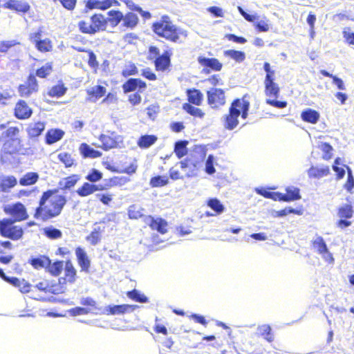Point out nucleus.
<instances>
[{
	"label": "nucleus",
	"instance_id": "nucleus-50",
	"mask_svg": "<svg viewBox=\"0 0 354 354\" xmlns=\"http://www.w3.org/2000/svg\"><path fill=\"white\" fill-rule=\"evenodd\" d=\"M58 159L65 165L66 167H71L74 163V159L71 154L66 152L59 153Z\"/></svg>",
	"mask_w": 354,
	"mask_h": 354
},
{
	"label": "nucleus",
	"instance_id": "nucleus-61",
	"mask_svg": "<svg viewBox=\"0 0 354 354\" xmlns=\"http://www.w3.org/2000/svg\"><path fill=\"white\" fill-rule=\"evenodd\" d=\"M90 310L83 307H75L68 310V313L71 316H77L88 314Z\"/></svg>",
	"mask_w": 354,
	"mask_h": 354
},
{
	"label": "nucleus",
	"instance_id": "nucleus-40",
	"mask_svg": "<svg viewBox=\"0 0 354 354\" xmlns=\"http://www.w3.org/2000/svg\"><path fill=\"white\" fill-rule=\"evenodd\" d=\"M78 180L79 178L77 177V176L73 175L64 178L62 180L59 182V184L62 189H69L75 185Z\"/></svg>",
	"mask_w": 354,
	"mask_h": 354
},
{
	"label": "nucleus",
	"instance_id": "nucleus-3",
	"mask_svg": "<svg viewBox=\"0 0 354 354\" xmlns=\"http://www.w3.org/2000/svg\"><path fill=\"white\" fill-rule=\"evenodd\" d=\"M15 223L12 218L0 221V234L13 241L21 239L24 235V230L21 227L15 225Z\"/></svg>",
	"mask_w": 354,
	"mask_h": 354
},
{
	"label": "nucleus",
	"instance_id": "nucleus-36",
	"mask_svg": "<svg viewBox=\"0 0 354 354\" xmlns=\"http://www.w3.org/2000/svg\"><path fill=\"white\" fill-rule=\"evenodd\" d=\"M39 33H37L35 36V41L36 48L41 52L49 51L51 46L50 41L47 39H39Z\"/></svg>",
	"mask_w": 354,
	"mask_h": 354
},
{
	"label": "nucleus",
	"instance_id": "nucleus-55",
	"mask_svg": "<svg viewBox=\"0 0 354 354\" xmlns=\"http://www.w3.org/2000/svg\"><path fill=\"white\" fill-rule=\"evenodd\" d=\"M64 262L63 261H55L53 264H50L48 267H49V271L55 276L59 275L63 268Z\"/></svg>",
	"mask_w": 354,
	"mask_h": 354
},
{
	"label": "nucleus",
	"instance_id": "nucleus-53",
	"mask_svg": "<svg viewBox=\"0 0 354 354\" xmlns=\"http://www.w3.org/2000/svg\"><path fill=\"white\" fill-rule=\"evenodd\" d=\"M255 192L259 194V195H261L263 196H264L265 198H271V199H273L274 201H277L278 200V192H268L267 190H266L264 188H262V187H257L255 188Z\"/></svg>",
	"mask_w": 354,
	"mask_h": 354
},
{
	"label": "nucleus",
	"instance_id": "nucleus-9",
	"mask_svg": "<svg viewBox=\"0 0 354 354\" xmlns=\"http://www.w3.org/2000/svg\"><path fill=\"white\" fill-rule=\"evenodd\" d=\"M199 163V162L194 161L191 158H187L185 160L180 161L178 164L184 172L185 176L189 178L197 175Z\"/></svg>",
	"mask_w": 354,
	"mask_h": 354
},
{
	"label": "nucleus",
	"instance_id": "nucleus-35",
	"mask_svg": "<svg viewBox=\"0 0 354 354\" xmlns=\"http://www.w3.org/2000/svg\"><path fill=\"white\" fill-rule=\"evenodd\" d=\"M39 178V175L36 172H28L20 180L21 185L26 186L35 184Z\"/></svg>",
	"mask_w": 354,
	"mask_h": 354
},
{
	"label": "nucleus",
	"instance_id": "nucleus-26",
	"mask_svg": "<svg viewBox=\"0 0 354 354\" xmlns=\"http://www.w3.org/2000/svg\"><path fill=\"white\" fill-rule=\"evenodd\" d=\"M106 91V88L102 86L97 85L93 86L87 89L86 91L88 95H89V98L88 100L93 102H95L96 100L104 95Z\"/></svg>",
	"mask_w": 354,
	"mask_h": 354
},
{
	"label": "nucleus",
	"instance_id": "nucleus-58",
	"mask_svg": "<svg viewBox=\"0 0 354 354\" xmlns=\"http://www.w3.org/2000/svg\"><path fill=\"white\" fill-rule=\"evenodd\" d=\"M45 234L50 239H58L62 236V232L55 227H47L45 229Z\"/></svg>",
	"mask_w": 354,
	"mask_h": 354
},
{
	"label": "nucleus",
	"instance_id": "nucleus-49",
	"mask_svg": "<svg viewBox=\"0 0 354 354\" xmlns=\"http://www.w3.org/2000/svg\"><path fill=\"white\" fill-rule=\"evenodd\" d=\"M208 206L216 214H221L224 211V206L217 198H212L208 201Z\"/></svg>",
	"mask_w": 354,
	"mask_h": 354
},
{
	"label": "nucleus",
	"instance_id": "nucleus-46",
	"mask_svg": "<svg viewBox=\"0 0 354 354\" xmlns=\"http://www.w3.org/2000/svg\"><path fill=\"white\" fill-rule=\"evenodd\" d=\"M321 74L323 75L325 77H329L333 79V82L334 84L337 86L338 89L339 90H345V86L344 84V82L342 79L339 78L338 77L333 75V74L330 73L326 70H322L320 71Z\"/></svg>",
	"mask_w": 354,
	"mask_h": 354
},
{
	"label": "nucleus",
	"instance_id": "nucleus-19",
	"mask_svg": "<svg viewBox=\"0 0 354 354\" xmlns=\"http://www.w3.org/2000/svg\"><path fill=\"white\" fill-rule=\"evenodd\" d=\"M198 62L203 66L209 68L214 71H220L223 64L216 58H207L200 56L198 57Z\"/></svg>",
	"mask_w": 354,
	"mask_h": 354
},
{
	"label": "nucleus",
	"instance_id": "nucleus-11",
	"mask_svg": "<svg viewBox=\"0 0 354 354\" xmlns=\"http://www.w3.org/2000/svg\"><path fill=\"white\" fill-rule=\"evenodd\" d=\"M147 87L146 83L140 79L130 78L122 86L124 93H129L138 88L142 92Z\"/></svg>",
	"mask_w": 354,
	"mask_h": 354
},
{
	"label": "nucleus",
	"instance_id": "nucleus-22",
	"mask_svg": "<svg viewBox=\"0 0 354 354\" xmlns=\"http://www.w3.org/2000/svg\"><path fill=\"white\" fill-rule=\"evenodd\" d=\"M75 254L77 258L78 263L84 271H88L90 267V260L86 252L80 247H78L75 250Z\"/></svg>",
	"mask_w": 354,
	"mask_h": 354
},
{
	"label": "nucleus",
	"instance_id": "nucleus-47",
	"mask_svg": "<svg viewBox=\"0 0 354 354\" xmlns=\"http://www.w3.org/2000/svg\"><path fill=\"white\" fill-rule=\"evenodd\" d=\"M169 182L168 178L165 176H157L150 180V185L152 187H159L166 185Z\"/></svg>",
	"mask_w": 354,
	"mask_h": 354
},
{
	"label": "nucleus",
	"instance_id": "nucleus-52",
	"mask_svg": "<svg viewBox=\"0 0 354 354\" xmlns=\"http://www.w3.org/2000/svg\"><path fill=\"white\" fill-rule=\"evenodd\" d=\"M85 178L91 183H96L102 178V173L97 169H93Z\"/></svg>",
	"mask_w": 354,
	"mask_h": 354
},
{
	"label": "nucleus",
	"instance_id": "nucleus-63",
	"mask_svg": "<svg viewBox=\"0 0 354 354\" xmlns=\"http://www.w3.org/2000/svg\"><path fill=\"white\" fill-rule=\"evenodd\" d=\"M348 169V178L347 181L344 185L345 189L351 192V189L354 187V178L352 175V171L349 167H347Z\"/></svg>",
	"mask_w": 354,
	"mask_h": 354
},
{
	"label": "nucleus",
	"instance_id": "nucleus-16",
	"mask_svg": "<svg viewBox=\"0 0 354 354\" xmlns=\"http://www.w3.org/2000/svg\"><path fill=\"white\" fill-rule=\"evenodd\" d=\"M3 8L10 10H14L19 12L26 13L30 8V5L25 1L19 0H8L4 5Z\"/></svg>",
	"mask_w": 354,
	"mask_h": 354
},
{
	"label": "nucleus",
	"instance_id": "nucleus-29",
	"mask_svg": "<svg viewBox=\"0 0 354 354\" xmlns=\"http://www.w3.org/2000/svg\"><path fill=\"white\" fill-rule=\"evenodd\" d=\"M330 169L328 166L316 167L312 166L308 170V175L310 178H320L326 176L329 174Z\"/></svg>",
	"mask_w": 354,
	"mask_h": 354
},
{
	"label": "nucleus",
	"instance_id": "nucleus-21",
	"mask_svg": "<svg viewBox=\"0 0 354 354\" xmlns=\"http://www.w3.org/2000/svg\"><path fill=\"white\" fill-rule=\"evenodd\" d=\"M278 200L283 201H296L301 198L299 195V189L296 187H288L286 194L278 193Z\"/></svg>",
	"mask_w": 354,
	"mask_h": 354
},
{
	"label": "nucleus",
	"instance_id": "nucleus-1",
	"mask_svg": "<svg viewBox=\"0 0 354 354\" xmlns=\"http://www.w3.org/2000/svg\"><path fill=\"white\" fill-rule=\"evenodd\" d=\"M58 189H48L43 192L39 206L36 208L34 217L46 221L58 216L67 200L65 196L57 194Z\"/></svg>",
	"mask_w": 354,
	"mask_h": 354
},
{
	"label": "nucleus",
	"instance_id": "nucleus-39",
	"mask_svg": "<svg viewBox=\"0 0 354 354\" xmlns=\"http://www.w3.org/2000/svg\"><path fill=\"white\" fill-rule=\"evenodd\" d=\"M17 179L14 176L4 177L0 183V189L2 192H7L10 188L15 186Z\"/></svg>",
	"mask_w": 354,
	"mask_h": 354
},
{
	"label": "nucleus",
	"instance_id": "nucleus-56",
	"mask_svg": "<svg viewBox=\"0 0 354 354\" xmlns=\"http://www.w3.org/2000/svg\"><path fill=\"white\" fill-rule=\"evenodd\" d=\"M353 214V210L350 205H346L339 209L338 215L340 218H350Z\"/></svg>",
	"mask_w": 354,
	"mask_h": 354
},
{
	"label": "nucleus",
	"instance_id": "nucleus-41",
	"mask_svg": "<svg viewBox=\"0 0 354 354\" xmlns=\"http://www.w3.org/2000/svg\"><path fill=\"white\" fill-rule=\"evenodd\" d=\"M64 270L67 281L71 283H74L75 281L76 270L70 261L66 262Z\"/></svg>",
	"mask_w": 354,
	"mask_h": 354
},
{
	"label": "nucleus",
	"instance_id": "nucleus-10",
	"mask_svg": "<svg viewBox=\"0 0 354 354\" xmlns=\"http://www.w3.org/2000/svg\"><path fill=\"white\" fill-rule=\"evenodd\" d=\"M313 246L315 250L322 255L323 258L328 262H333L332 254L328 252L327 245L322 236H317L313 241Z\"/></svg>",
	"mask_w": 354,
	"mask_h": 354
},
{
	"label": "nucleus",
	"instance_id": "nucleus-25",
	"mask_svg": "<svg viewBox=\"0 0 354 354\" xmlns=\"http://www.w3.org/2000/svg\"><path fill=\"white\" fill-rule=\"evenodd\" d=\"M46 124L44 122H38L30 123L27 128V133L30 138H36L44 131Z\"/></svg>",
	"mask_w": 354,
	"mask_h": 354
},
{
	"label": "nucleus",
	"instance_id": "nucleus-43",
	"mask_svg": "<svg viewBox=\"0 0 354 354\" xmlns=\"http://www.w3.org/2000/svg\"><path fill=\"white\" fill-rule=\"evenodd\" d=\"M67 91V88L63 84L53 86L48 92V95L51 97H60L63 96Z\"/></svg>",
	"mask_w": 354,
	"mask_h": 354
},
{
	"label": "nucleus",
	"instance_id": "nucleus-20",
	"mask_svg": "<svg viewBox=\"0 0 354 354\" xmlns=\"http://www.w3.org/2000/svg\"><path fill=\"white\" fill-rule=\"evenodd\" d=\"M102 189V187L100 185H97L86 182L82 185V187H79L76 190V193L81 197H86L93 194L96 191Z\"/></svg>",
	"mask_w": 354,
	"mask_h": 354
},
{
	"label": "nucleus",
	"instance_id": "nucleus-12",
	"mask_svg": "<svg viewBox=\"0 0 354 354\" xmlns=\"http://www.w3.org/2000/svg\"><path fill=\"white\" fill-rule=\"evenodd\" d=\"M136 308L137 306L129 304L110 305L106 307L105 312L106 314L110 315H122L126 313L133 312Z\"/></svg>",
	"mask_w": 354,
	"mask_h": 354
},
{
	"label": "nucleus",
	"instance_id": "nucleus-23",
	"mask_svg": "<svg viewBox=\"0 0 354 354\" xmlns=\"http://www.w3.org/2000/svg\"><path fill=\"white\" fill-rule=\"evenodd\" d=\"M7 282L13 286L18 288L22 293H28L30 291V284L24 279H19L17 277H9Z\"/></svg>",
	"mask_w": 354,
	"mask_h": 354
},
{
	"label": "nucleus",
	"instance_id": "nucleus-15",
	"mask_svg": "<svg viewBox=\"0 0 354 354\" xmlns=\"http://www.w3.org/2000/svg\"><path fill=\"white\" fill-rule=\"evenodd\" d=\"M207 98L209 104H224L225 93L222 89L212 88L207 92Z\"/></svg>",
	"mask_w": 354,
	"mask_h": 354
},
{
	"label": "nucleus",
	"instance_id": "nucleus-38",
	"mask_svg": "<svg viewBox=\"0 0 354 354\" xmlns=\"http://www.w3.org/2000/svg\"><path fill=\"white\" fill-rule=\"evenodd\" d=\"M188 142L185 140H179L175 143L174 152L178 158H181L187 153V145Z\"/></svg>",
	"mask_w": 354,
	"mask_h": 354
},
{
	"label": "nucleus",
	"instance_id": "nucleus-57",
	"mask_svg": "<svg viewBox=\"0 0 354 354\" xmlns=\"http://www.w3.org/2000/svg\"><path fill=\"white\" fill-rule=\"evenodd\" d=\"M78 27L83 33L93 34L89 19L88 21H80L78 23Z\"/></svg>",
	"mask_w": 354,
	"mask_h": 354
},
{
	"label": "nucleus",
	"instance_id": "nucleus-14",
	"mask_svg": "<svg viewBox=\"0 0 354 354\" xmlns=\"http://www.w3.org/2000/svg\"><path fill=\"white\" fill-rule=\"evenodd\" d=\"M145 222L148 223L152 230H156L160 234H165L167 232V223L161 218H153L152 216H148Z\"/></svg>",
	"mask_w": 354,
	"mask_h": 354
},
{
	"label": "nucleus",
	"instance_id": "nucleus-34",
	"mask_svg": "<svg viewBox=\"0 0 354 354\" xmlns=\"http://www.w3.org/2000/svg\"><path fill=\"white\" fill-rule=\"evenodd\" d=\"M156 140L157 137L153 135L142 136L138 141V145L140 148H149L153 145Z\"/></svg>",
	"mask_w": 354,
	"mask_h": 354
},
{
	"label": "nucleus",
	"instance_id": "nucleus-13",
	"mask_svg": "<svg viewBox=\"0 0 354 354\" xmlns=\"http://www.w3.org/2000/svg\"><path fill=\"white\" fill-rule=\"evenodd\" d=\"M15 113L19 119H26L31 116L32 111L25 101L19 100L16 104Z\"/></svg>",
	"mask_w": 354,
	"mask_h": 354
},
{
	"label": "nucleus",
	"instance_id": "nucleus-33",
	"mask_svg": "<svg viewBox=\"0 0 354 354\" xmlns=\"http://www.w3.org/2000/svg\"><path fill=\"white\" fill-rule=\"evenodd\" d=\"M122 21V26L127 28H133L138 23V17L136 14L129 12L125 16L123 15Z\"/></svg>",
	"mask_w": 354,
	"mask_h": 354
},
{
	"label": "nucleus",
	"instance_id": "nucleus-48",
	"mask_svg": "<svg viewBox=\"0 0 354 354\" xmlns=\"http://www.w3.org/2000/svg\"><path fill=\"white\" fill-rule=\"evenodd\" d=\"M183 108L186 112L195 117L203 118L204 115V113L202 112L201 109L194 106L190 104H184Z\"/></svg>",
	"mask_w": 354,
	"mask_h": 354
},
{
	"label": "nucleus",
	"instance_id": "nucleus-24",
	"mask_svg": "<svg viewBox=\"0 0 354 354\" xmlns=\"http://www.w3.org/2000/svg\"><path fill=\"white\" fill-rule=\"evenodd\" d=\"M301 118L304 122L316 124L320 118V115L318 111L314 109H306L301 112Z\"/></svg>",
	"mask_w": 354,
	"mask_h": 354
},
{
	"label": "nucleus",
	"instance_id": "nucleus-32",
	"mask_svg": "<svg viewBox=\"0 0 354 354\" xmlns=\"http://www.w3.org/2000/svg\"><path fill=\"white\" fill-rule=\"evenodd\" d=\"M265 93L268 97L277 98L279 95V87L274 81L264 82Z\"/></svg>",
	"mask_w": 354,
	"mask_h": 354
},
{
	"label": "nucleus",
	"instance_id": "nucleus-64",
	"mask_svg": "<svg viewBox=\"0 0 354 354\" xmlns=\"http://www.w3.org/2000/svg\"><path fill=\"white\" fill-rule=\"evenodd\" d=\"M266 102L268 104L278 109H283L287 106V102L286 101L267 99Z\"/></svg>",
	"mask_w": 354,
	"mask_h": 354
},
{
	"label": "nucleus",
	"instance_id": "nucleus-17",
	"mask_svg": "<svg viewBox=\"0 0 354 354\" xmlns=\"http://www.w3.org/2000/svg\"><path fill=\"white\" fill-rule=\"evenodd\" d=\"M233 102L234 106L239 112V115H241L243 119H246L250 109V102L248 100L247 95H244L241 99H236Z\"/></svg>",
	"mask_w": 354,
	"mask_h": 354
},
{
	"label": "nucleus",
	"instance_id": "nucleus-2",
	"mask_svg": "<svg viewBox=\"0 0 354 354\" xmlns=\"http://www.w3.org/2000/svg\"><path fill=\"white\" fill-rule=\"evenodd\" d=\"M153 32L159 37H164L174 43H180V35L183 32L173 24L169 17L164 15L152 26Z\"/></svg>",
	"mask_w": 354,
	"mask_h": 354
},
{
	"label": "nucleus",
	"instance_id": "nucleus-7",
	"mask_svg": "<svg viewBox=\"0 0 354 354\" xmlns=\"http://www.w3.org/2000/svg\"><path fill=\"white\" fill-rule=\"evenodd\" d=\"M6 214H10L15 222L21 221L28 218L26 209L24 205L20 203H15L12 205H7L4 207Z\"/></svg>",
	"mask_w": 354,
	"mask_h": 354
},
{
	"label": "nucleus",
	"instance_id": "nucleus-62",
	"mask_svg": "<svg viewBox=\"0 0 354 354\" xmlns=\"http://www.w3.org/2000/svg\"><path fill=\"white\" fill-rule=\"evenodd\" d=\"M214 158L212 155H209L205 162V171L208 174H212L215 172L214 167Z\"/></svg>",
	"mask_w": 354,
	"mask_h": 354
},
{
	"label": "nucleus",
	"instance_id": "nucleus-51",
	"mask_svg": "<svg viewBox=\"0 0 354 354\" xmlns=\"http://www.w3.org/2000/svg\"><path fill=\"white\" fill-rule=\"evenodd\" d=\"M143 209L140 207L133 205L129 207L128 214L130 218L137 219L142 216Z\"/></svg>",
	"mask_w": 354,
	"mask_h": 354
},
{
	"label": "nucleus",
	"instance_id": "nucleus-6",
	"mask_svg": "<svg viewBox=\"0 0 354 354\" xmlns=\"http://www.w3.org/2000/svg\"><path fill=\"white\" fill-rule=\"evenodd\" d=\"M101 145H95L97 147H101L105 151L111 149L116 148L119 142L122 139L120 136L117 135L115 132H111L110 134H101L99 138Z\"/></svg>",
	"mask_w": 354,
	"mask_h": 354
},
{
	"label": "nucleus",
	"instance_id": "nucleus-30",
	"mask_svg": "<svg viewBox=\"0 0 354 354\" xmlns=\"http://www.w3.org/2000/svg\"><path fill=\"white\" fill-rule=\"evenodd\" d=\"M105 19L106 24L110 23L113 27H115L122 21L123 14L118 10H110L108 12V17Z\"/></svg>",
	"mask_w": 354,
	"mask_h": 354
},
{
	"label": "nucleus",
	"instance_id": "nucleus-28",
	"mask_svg": "<svg viewBox=\"0 0 354 354\" xmlns=\"http://www.w3.org/2000/svg\"><path fill=\"white\" fill-rule=\"evenodd\" d=\"M80 151L84 158H98L102 156V153L94 149L86 143H82L80 147Z\"/></svg>",
	"mask_w": 354,
	"mask_h": 354
},
{
	"label": "nucleus",
	"instance_id": "nucleus-18",
	"mask_svg": "<svg viewBox=\"0 0 354 354\" xmlns=\"http://www.w3.org/2000/svg\"><path fill=\"white\" fill-rule=\"evenodd\" d=\"M89 21L91 23V26H92L93 34L106 28V19L101 14L93 15L89 19Z\"/></svg>",
	"mask_w": 354,
	"mask_h": 354
},
{
	"label": "nucleus",
	"instance_id": "nucleus-54",
	"mask_svg": "<svg viewBox=\"0 0 354 354\" xmlns=\"http://www.w3.org/2000/svg\"><path fill=\"white\" fill-rule=\"evenodd\" d=\"M52 71V65L50 63H46L36 71V75L41 78L46 77Z\"/></svg>",
	"mask_w": 354,
	"mask_h": 354
},
{
	"label": "nucleus",
	"instance_id": "nucleus-45",
	"mask_svg": "<svg viewBox=\"0 0 354 354\" xmlns=\"http://www.w3.org/2000/svg\"><path fill=\"white\" fill-rule=\"evenodd\" d=\"M127 296L129 298L137 302L147 303L148 301V298L144 294H142L136 289H134L131 291H129L127 292Z\"/></svg>",
	"mask_w": 354,
	"mask_h": 354
},
{
	"label": "nucleus",
	"instance_id": "nucleus-59",
	"mask_svg": "<svg viewBox=\"0 0 354 354\" xmlns=\"http://www.w3.org/2000/svg\"><path fill=\"white\" fill-rule=\"evenodd\" d=\"M16 40L1 41L0 52L6 53L11 47L18 44Z\"/></svg>",
	"mask_w": 354,
	"mask_h": 354
},
{
	"label": "nucleus",
	"instance_id": "nucleus-37",
	"mask_svg": "<svg viewBox=\"0 0 354 354\" xmlns=\"http://www.w3.org/2000/svg\"><path fill=\"white\" fill-rule=\"evenodd\" d=\"M30 263L35 268L39 269L46 268L50 266V260L45 256H40L39 257L32 259Z\"/></svg>",
	"mask_w": 354,
	"mask_h": 354
},
{
	"label": "nucleus",
	"instance_id": "nucleus-42",
	"mask_svg": "<svg viewBox=\"0 0 354 354\" xmlns=\"http://www.w3.org/2000/svg\"><path fill=\"white\" fill-rule=\"evenodd\" d=\"M188 100L190 103L199 105L202 101L203 95L196 89L187 91Z\"/></svg>",
	"mask_w": 354,
	"mask_h": 354
},
{
	"label": "nucleus",
	"instance_id": "nucleus-27",
	"mask_svg": "<svg viewBox=\"0 0 354 354\" xmlns=\"http://www.w3.org/2000/svg\"><path fill=\"white\" fill-rule=\"evenodd\" d=\"M64 135V132L59 129H52L47 131L46 134V142L48 145H52L60 140Z\"/></svg>",
	"mask_w": 354,
	"mask_h": 354
},
{
	"label": "nucleus",
	"instance_id": "nucleus-60",
	"mask_svg": "<svg viewBox=\"0 0 354 354\" xmlns=\"http://www.w3.org/2000/svg\"><path fill=\"white\" fill-rule=\"evenodd\" d=\"M258 330L259 333L261 335L264 336L268 341L271 342L272 340V337L270 334L271 328L270 327V326L263 325L261 326H259Z\"/></svg>",
	"mask_w": 354,
	"mask_h": 354
},
{
	"label": "nucleus",
	"instance_id": "nucleus-31",
	"mask_svg": "<svg viewBox=\"0 0 354 354\" xmlns=\"http://www.w3.org/2000/svg\"><path fill=\"white\" fill-rule=\"evenodd\" d=\"M170 59L167 52L158 56L155 60L156 68L158 71H165L169 65Z\"/></svg>",
	"mask_w": 354,
	"mask_h": 354
},
{
	"label": "nucleus",
	"instance_id": "nucleus-44",
	"mask_svg": "<svg viewBox=\"0 0 354 354\" xmlns=\"http://www.w3.org/2000/svg\"><path fill=\"white\" fill-rule=\"evenodd\" d=\"M224 55L234 59L237 62H241L245 59V53L235 50H227L224 51Z\"/></svg>",
	"mask_w": 354,
	"mask_h": 354
},
{
	"label": "nucleus",
	"instance_id": "nucleus-5",
	"mask_svg": "<svg viewBox=\"0 0 354 354\" xmlns=\"http://www.w3.org/2000/svg\"><path fill=\"white\" fill-rule=\"evenodd\" d=\"M39 86L35 76L30 74L24 84L19 85L18 92L21 97H28L38 91Z\"/></svg>",
	"mask_w": 354,
	"mask_h": 354
},
{
	"label": "nucleus",
	"instance_id": "nucleus-8",
	"mask_svg": "<svg viewBox=\"0 0 354 354\" xmlns=\"http://www.w3.org/2000/svg\"><path fill=\"white\" fill-rule=\"evenodd\" d=\"M239 112L234 106V102H232L229 109V113L224 117L223 125L225 128L228 130L234 129L239 124Z\"/></svg>",
	"mask_w": 354,
	"mask_h": 354
},
{
	"label": "nucleus",
	"instance_id": "nucleus-4",
	"mask_svg": "<svg viewBox=\"0 0 354 354\" xmlns=\"http://www.w3.org/2000/svg\"><path fill=\"white\" fill-rule=\"evenodd\" d=\"M237 9L246 21L254 23V26L258 31L268 32L269 30L270 24L266 16L260 17L257 14L250 15L246 12L241 6H238Z\"/></svg>",
	"mask_w": 354,
	"mask_h": 354
}]
</instances>
